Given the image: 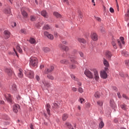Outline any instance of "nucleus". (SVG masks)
<instances>
[{"label": "nucleus", "mask_w": 129, "mask_h": 129, "mask_svg": "<svg viewBox=\"0 0 129 129\" xmlns=\"http://www.w3.org/2000/svg\"><path fill=\"white\" fill-rule=\"evenodd\" d=\"M67 59H63L60 60V63L61 64H65L66 65H68V64H69V60L68 59H70L71 62H74L76 64H78V62L77 61H76L74 59H75V57H71L69 56H67Z\"/></svg>", "instance_id": "obj_1"}, {"label": "nucleus", "mask_w": 129, "mask_h": 129, "mask_svg": "<svg viewBox=\"0 0 129 129\" xmlns=\"http://www.w3.org/2000/svg\"><path fill=\"white\" fill-rule=\"evenodd\" d=\"M29 64L31 66L36 67L38 64V59L36 57L32 56L30 58Z\"/></svg>", "instance_id": "obj_2"}, {"label": "nucleus", "mask_w": 129, "mask_h": 129, "mask_svg": "<svg viewBox=\"0 0 129 129\" xmlns=\"http://www.w3.org/2000/svg\"><path fill=\"white\" fill-rule=\"evenodd\" d=\"M91 71L94 73V79L96 81H98V80H99V75L98 74V71L95 69H92Z\"/></svg>", "instance_id": "obj_3"}, {"label": "nucleus", "mask_w": 129, "mask_h": 129, "mask_svg": "<svg viewBox=\"0 0 129 129\" xmlns=\"http://www.w3.org/2000/svg\"><path fill=\"white\" fill-rule=\"evenodd\" d=\"M84 74L85 75H86V76H87V77H88L90 79H93L94 78L93 74L91 73V72H90V71L89 70H87L85 71Z\"/></svg>", "instance_id": "obj_4"}, {"label": "nucleus", "mask_w": 129, "mask_h": 129, "mask_svg": "<svg viewBox=\"0 0 129 129\" xmlns=\"http://www.w3.org/2000/svg\"><path fill=\"white\" fill-rule=\"evenodd\" d=\"M117 43L120 48H122V46L121 45V43L123 45H124L125 43L124 42V38H123V37H120V40L119 39L117 40Z\"/></svg>", "instance_id": "obj_5"}, {"label": "nucleus", "mask_w": 129, "mask_h": 129, "mask_svg": "<svg viewBox=\"0 0 129 129\" xmlns=\"http://www.w3.org/2000/svg\"><path fill=\"white\" fill-rule=\"evenodd\" d=\"M25 74L26 76L28 77V78H30L31 79L34 78V72H33L32 71H28Z\"/></svg>", "instance_id": "obj_6"}, {"label": "nucleus", "mask_w": 129, "mask_h": 129, "mask_svg": "<svg viewBox=\"0 0 129 129\" xmlns=\"http://www.w3.org/2000/svg\"><path fill=\"white\" fill-rule=\"evenodd\" d=\"M43 34L44 36L47 37V38H48V39H49V40H53V39H54V36H53V35L49 33V32L47 31H44Z\"/></svg>", "instance_id": "obj_7"}, {"label": "nucleus", "mask_w": 129, "mask_h": 129, "mask_svg": "<svg viewBox=\"0 0 129 129\" xmlns=\"http://www.w3.org/2000/svg\"><path fill=\"white\" fill-rule=\"evenodd\" d=\"M42 83L43 84V85H42V88H44V89H48V88L50 87V84H49V82L46 81H43Z\"/></svg>", "instance_id": "obj_8"}, {"label": "nucleus", "mask_w": 129, "mask_h": 129, "mask_svg": "<svg viewBox=\"0 0 129 129\" xmlns=\"http://www.w3.org/2000/svg\"><path fill=\"white\" fill-rule=\"evenodd\" d=\"M19 109H20V105L19 104H15L13 105V110L14 112H15V113H18V112L19 111Z\"/></svg>", "instance_id": "obj_9"}, {"label": "nucleus", "mask_w": 129, "mask_h": 129, "mask_svg": "<svg viewBox=\"0 0 129 129\" xmlns=\"http://www.w3.org/2000/svg\"><path fill=\"white\" fill-rule=\"evenodd\" d=\"M54 70V67L53 66H50L49 69H46L45 71L43 72V73L44 74H48V73H50V72H52Z\"/></svg>", "instance_id": "obj_10"}, {"label": "nucleus", "mask_w": 129, "mask_h": 129, "mask_svg": "<svg viewBox=\"0 0 129 129\" xmlns=\"http://www.w3.org/2000/svg\"><path fill=\"white\" fill-rule=\"evenodd\" d=\"M5 96V98H6V100H7L8 102L12 103V102H13V100H12V98L11 94H6Z\"/></svg>", "instance_id": "obj_11"}, {"label": "nucleus", "mask_w": 129, "mask_h": 129, "mask_svg": "<svg viewBox=\"0 0 129 129\" xmlns=\"http://www.w3.org/2000/svg\"><path fill=\"white\" fill-rule=\"evenodd\" d=\"M5 39H9L11 37V32L8 30H5L4 32Z\"/></svg>", "instance_id": "obj_12"}, {"label": "nucleus", "mask_w": 129, "mask_h": 129, "mask_svg": "<svg viewBox=\"0 0 129 129\" xmlns=\"http://www.w3.org/2000/svg\"><path fill=\"white\" fill-rule=\"evenodd\" d=\"M101 77L103 79H106L107 78V74L105 71H102L100 73Z\"/></svg>", "instance_id": "obj_13"}, {"label": "nucleus", "mask_w": 129, "mask_h": 129, "mask_svg": "<svg viewBox=\"0 0 129 129\" xmlns=\"http://www.w3.org/2000/svg\"><path fill=\"white\" fill-rule=\"evenodd\" d=\"M5 72L8 74L9 77H12L13 76V71L10 69H6L5 70Z\"/></svg>", "instance_id": "obj_14"}, {"label": "nucleus", "mask_w": 129, "mask_h": 129, "mask_svg": "<svg viewBox=\"0 0 129 129\" xmlns=\"http://www.w3.org/2000/svg\"><path fill=\"white\" fill-rule=\"evenodd\" d=\"M5 72L8 74L9 77H12L13 76V71L10 69H6L5 70Z\"/></svg>", "instance_id": "obj_15"}, {"label": "nucleus", "mask_w": 129, "mask_h": 129, "mask_svg": "<svg viewBox=\"0 0 129 129\" xmlns=\"http://www.w3.org/2000/svg\"><path fill=\"white\" fill-rule=\"evenodd\" d=\"M105 56L107 59L110 60L111 59V57H112V53L109 51H107L105 53Z\"/></svg>", "instance_id": "obj_16"}, {"label": "nucleus", "mask_w": 129, "mask_h": 129, "mask_svg": "<svg viewBox=\"0 0 129 129\" xmlns=\"http://www.w3.org/2000/svg\"><path fill=\"white\" fill-rule=\"evenodd\" d=\"M59 47L61 49H62V50H64L66 52H67V51L69 50V47H68V46H65V45L62 44H60L59 45Z\"/></svg>", "instance_id": "obj_17"}, {"label": "nucleus", "mask_w": 129, "mask_h": 129, "mask_svg": "<svg viewBox=\"0 0 129 129\" xmlns=\"http://www.w3.org/2000/svg\"><path fill=\"white\" fill-rule=\"evenodd\" d=\"M50 108H51V105H50L49 103L47 104L46 105V109L49 116H50Z\"/></svg>", "instance_id": "obj_18"}, {"label": "nucleus", "mask_w": 129, "mask_h": 129, "mask_svg": "<svg viewBox=\"0 0 129 129\" xmlns=\"http://www.w3.org/2000/svg\"><path fill=\"white\" fill-rule=\"evenodd\" d=\"M91 38L92 40H93V41H97V40L98 39L97 37V34H96V33H93L91 35Z\"/></svg>", "instance_id": "obj_19"}, {"label": "nucleus", "mask_w": 129, "mask_h": 129, "mask_svg": "<svg viewBox=\"0 0 129 129\" xmlns=\"http://www.w3.org/2000/svg\"><path fill=\"white\" fill-rule=\"evenodd\" d=\"M21 13L22 16H23L24 18H25V19H27V18H28V13L26 12V11H23V9H21Z\"/></svg>", "instance_id": "obj_20"}, {"label": "nucleus", "mask_w": 129, "mask_h": 129, "mask_svg": "<svg viewBox=\"0 0 129 129\" xmlns=\"http://www.w3.org/2000/svg\"><path fill=\"white\" fill-rule=\"evenodd\" d=\"M18 77L20 78H23L24 74H23V71L22 69H19V72L18 73Z\"/></svg>", "instance_id": "obj_21"}, {"label": "nucleus", "mask_w": 129, "mask_h": 129, "mask_svg": "<svg viewBox=\"0 0 129 129\" xmlns=\"http://www.w3.org/2000/svg\"><path fill=\"white\" fill-rule=\"evenodd\" d=\"M103 64L105 67H109V63L105 58L103 59Z\"/></svg>", "instance_id": "obj_22"}, {"label": "nucleus", "mask_w": 129, "mask_h": 129, "mask_svg": "<svg viewBox=\"0 0 129 129\" xmlns=\"http://www.w3.org/2000/svg\"><path fill=\"white\" fill-rule=\"evenodd\" d=\"M4 14H6V15H9L11 14V9H5L4 10Z\"/></svg>", "instance_id": "obj_23"}, {"label": "nucleus", "mask_w": 129, "mask_h": 129, "mask_svg": "<svg viewBox=\"0 0 129 129\" xmlns=\"http://www.w3.org/2000/svg\"><path fill=\"white\" fill-rule=\"evenodd\" d=\"M121 55H122V56H125V57L128 56V52H127L125 50L121 51Z\"/></svg>", "instance_id": "obj_24"}, {"label": "nucleus", "mask_w": 129, "mask_h": 129, "mask_svg": "<svg viewBox=\"0 0 129 129\" xmlns=\"http://www.w3.org/2000/svg\"><path fill=\"white\" fill-rule=\"evenodd\" d=\"M11 89L13 91V92H14V91H17V85L14 84H12Z\"/></svg>", "instance_id": "obj_25"}, {"label": "nucleus", "mask_w": 129, "mask_h": 129, "mask_svg": "<svg viewBox=\"0 0 129 129\" xmlns=\"http://www.w3.org/2000/svg\"><path fill=\"white\" fill-rule=\"evenodd\" d=\"M41 16H43L44 18H48V15L47 14V12L45 11H43L41 12Z\"/></svg>", "instance_id": "obj_26"}, {"label": "nucleus", "mask_w": 129, "mask_h": 129, "mask_svg": "<svg viewBox=\"0 0 129 129\" xmlns=\"http://www.w3.org/2000/svg\"><path fill=\"white\" fill-rule=\"evenodd\" d=\"M78 40L80 43H83V44H85L86 43V41L84 38H78Z\"/></svg>", "instance_id": "obj_27"}, {"label": "nucleus", "mask_w": 129, "mask_h": 129, "mask_svg": "<svg viewBox=\"0 0 129 129\" xmlns=\"http://www.w3.org/2000/svg\"><path fill=\"white\" fill-rule=\"evenodd\" d=\"M120 107L123 110H126L127 109V106L124 104L121 105Z\"/></svg>", "instance_id": "obj_28"}, {"label": "nucleus", "mask_w": 129, "mask_h": 129, "mask_svg": "<svg viewBox=\"0 0 129 129\" xmlns=\"http://www.w3.org/2000/svg\"><path fill=\"white\" fill-rule=\"evenodd\" d=\"M66 126H67L70 129H73V127H72V126H71V124L68 122H67L65 123Z\"/></svg>", "instance_id": "obj_29"}, {"label": "nucleus", "mask_w": 129, "mask_h": 129, "mask_svg": "<svg viewBox=\"0 0 129 129\" xmlns=\"http://www.w3.org/2000/svg\"><path fill=\"white\" fill-rule=\"evenodd\" d=\"M69 115L67 114H63L62 115V120L65 121L66 120V119H67V118H68Z\"/></svg>", "instance_id": "obj_30"}, {"label": "nucleus", "mask_w": 129, "mask_h": 129, "mask_svg": "<svg viewBox=\"0 0 129 129\" xmlns=\"http://www.w3.org/2000/svg\"><path fill=\"white\" fill-rule=\"evenodd\" d=\"M29 42L31 44H36V40L34 38H31L29 40Z\"/></svg>", "instance_id": "obj_31"}, {"label": "nucleus", "mask_w": 129, "mask_h": 129, "mask_svg": "<svg viewBox=\"0 0 129 129\" xmlns=\"http://www.w3.org/2000/svg\"><path fill=\"white\" fill-rule=\"evenodd\" d=\"M16 49L18 50V52H19V53H23V50H22V48H21L20 46L17 45L16 46Z\"/></svg>", "instance_id": "obj_32"}, {"label": "nucleus", "mask_w": 129, "mask_h": 129, "mask_svg": "<svg viewBox=\"0 0 129 129\" xmlns=\"http://www.w3.org/2000/svg\"><path fill=\"white\" fill-rule=\"evenodd\" d=\"M94 96L96 98H99V97H100V94L99 92H96Z\"/></svg>", "instance_id": "obj_33"}, {"label": "nucleus", "mask_w": 129, "mask_h": 129, "mask_svg": "<svg viewBox=\"0 0 129 129\" xmlns=\"http://www.w3.org/2000/svg\"><path fill=\"white\" fill-rule=\"evenodd\" d=\"M53 15H54L56 18H61V15L57 12H54Z\"/></svg>", "instance_id": "obj_34"}, {"label": "nucleus", "mask_w": 129, "mask_h": 129, "mask_svg": "<svg viewBox=\"0 0 129 129\" xmlns=\"http://www.w3.org/2000/svg\"><path fill=\"white\" fill-rule=\"evenodd\" d=\"M112 45L114 49H117L116 44H115V41L114 40L112 39Z\"/></svg>", "instance_id": "obj_35"}, {"label": "nucleus", "mask_w": 129, "mask_h": 129, "mask_svg": "<svg viewBox=\"0 0 129 129\" xmlns=\"http://www.w3.org/2000/svg\"><path fill=\"white\" fill-rule=\"evenodd\" d=\"M99 126L100 127V128H102V127H103L104 126V123H103V121H101L99 124Z\"/></svg>", "instance_id": "obj_36"}, {"label": "nucleus", "mask_w": 129, "mask_h": 129, "mask_svg": "<svg viewBox=\"0 0 129 129\" xmlns=\"http://www.w3.org/2000/svg\"><path fill=\"white\" fill-rule=\"evenodd\" d=\"M30 21H31V22H34V21H36V16H30Z\"/></svg>", "instance_id": "obj_37"}, {"label": "nucleus", "mask_w": 129, "mask_h": 129, "mask_svg": "<svg viewBox=\"0 0 129 129\" xmlns=\"http://www.w3.org/2000/svg\"><path fill=\"white\" fill-rule=\"evenodd\" d=\"M59 108V105L58 104L54 103H53V105H52V108Z\"/></svg>", "instance_id": "obj_38"}, {"label": "nucleus", "mask_w": 129, "mask_h": 129, "mask_svg": "<svg viewBox=\"0 0 129 129\" xmlns=\"http://www.w3.org/2000/svg\"><path fill=\"white\" fill-rule=\"evenodd\" d=\"M43 50L44 52H45V53H47L49 52V51H50V48H49L48 47H44L43 48Z\"/></svg>", "instance_id": "obj_39"}, {"label": "nucleus", "mask_w": 129, "mask_h": 129, "mask_svg": "<svg viewBox=\"0 0 129 129\" xmlns=\"http://www.w3.org/2000/svg\"><path fill=\"white\" fill-rule=\"evenodd\" d=\"M97 104L99 106H102V105H103V102H102V101H98Z\"/></svg>", "instance_id": "obj_40"}, {"label": "nucleus", "mask_w": 129, "mask_h": 129, "mask_svg": "<svg viewBox=\"0 0 129 129\" xmlns=\"http://www.w3.org/2000/svg\"><path fill=\"white\" fill-rule=\"evenodd\" d=\"M43 30H49V29H50V27L48 25H46L43 27Z\"/></svg>", "instance_id": "obj_41"}, {"label": "nucleus", "mask_w": 129, "mask_h": 129, "mask_svg": "<svg viewBox=\"0 0 129 129\" xmlns=\"http://www.w3.org/2000/svg\"><path fill=\"white\" fill-rule=\"evenodd\" d=\"M85 101V100L82 98H80V100H79V102L81 103H84V102Z\"/></svg>", "instance_id": "obj_42"}, {"label": "nucleus", "mask_w": 129, "mask_h": 129, "mask_svg": "<svg viewBox=\"0 0 129 129\" xmlns=\"http://www.w3.org/2000/svg\"><path fill=\"white\" fill-rule=\"evenodd\" d=\"M47 78L48 79H50V80H54V77L51 75H48Z\"/></svg>", "instance_id": "obj_43"}, {"label": "nucleus", "mask_w": 129, "mask_h": 129, "mask_svg": "<svg viewBox=\"0 0 129 129\" xmlns=\"http://www.w3.org/2000/svg\"><path fill=\"white\" fill-rule=\"evenodd\" d=\"M122 98H125V99H126V100H128V99H129L128 97H127V96H126V95H125V94H123L122 95Z\"/></svg>", "instance_id": "obj_44"}, {"label": "nucleus", "mask_w": 129, "mask_h": 129, "mask_svg": "<svg viewBox=\"0 0 129 129\" xmlns=\"http://www.w3.org/2000/svg\"><path fill=\"white\" fill-rule=\"evenodd\" d=\"M124 63L126 66H129V60L127 59L124 61Z\"/></svg>", "instance_id": "obj_45"}, {"label": "nucleus", "mask_w": 129, "mask_h": 129, "mask_svg": "<svg viewBox=\"0 0 129 129\" xmlns=\"http://www.w3.org/2000/svg\"><path fill=\"white\" fill-rule=\"evenodd\" d=\"M78 91L80 92V93H83V89H82L81 87H80L78 89Z\"/></svg>", "instance_id": "obj_46"}, {"label": "nucleus", "mask_w": 129, "mask_h": 129, "mask_svg": "<svg viewBox=\"0 0 129 129\" xmlns=\"http://www.w3.org/2000/svg\"><path fill=\"white\" fill-rule=\"evenodd\" d=\"M120 75L121 76V77H126V78H128V75H123V74L121 73L120 74Z\"/></svg>", "instance_id": "obj_47"}, {"label": "nucleus", "mask_w": 129, "mask_h": 129, "mask_svg": "<svg viewBox=\"0 0 129 129\" xmlns=\"http://www.w3.org/2000/svg\"><path fill=\"white\" fill-rule=\"evenodd\" d=\"M70 68L71 69H75V68H76V66H75V64H72L70 66Z\"/></svg>", "instance_id": "obj_48"}, {"label": "nucleus", "mask_w": 129, "mask_h": 129, "mask_svg": "<svg viewBox=\"0 0 129 129\" xmlns=\"http://www.w3.org/2000/svg\"><path fill=\"white\" fill-rule=\"evenodd\" d=\"M101 33H104V28L103 27H101L100 29Z\"/></svg>", "instance_id": "obj_49"}, {"label": "nucleus", "mask_w": 129, "mask_h": 129, "mask_svg": "<svg viewBox=\"0 0 129 129\" xmlns=\"http://www.w3.org/2000/svg\"><path fill=\"white\" fill-rule=\"evenodd\" d=\"M71 77L72 79H74V80H76V77H75V76H74V75H71Z\"/></svg>", "instance_id": "obj_50"}, {"label": "nucleus", "mask_w": 129, "mask_h": 129, "mask_svg": "<svg viewBox=\"0 0 129 129\" xmlns=\"http://www.w3.org/2000/svg\"><path fill=\"white\" fill-rule=\"evenodd\" d=\"M109 11H110V13H114V10L112 8H110Z\"/></svg>", "instance_id": "obj_51"}, {"label": "nucleus", "mask_w": 129, "mask_h": 129, "mask_svg": "<svg viewBox=\"0 0 129 129\" xmlns=\"http://www.w3.org/2000/svg\"><path fill=\"white\" fill-rule=\"evenodd\" d=\"M95 19L98 22H100L101 21V19L99 17H96Z\"/></svg>", "instance_id": "obj_52"}, {"label": "nucleus", "mask_w": 129, "mask_h": 129, "mask_svg": "<svg viewBox=\"0 0 129 129\" xmlns=\"http://www.w3.org/2000/svg\"><path fill=\"white\" fill-rule=\"evenodd\" d=\"M63 3H66L67 5H69V1L68 0H63Z\"/></svg>", "instance_id": "obj_53"}, {"label": "nucleus", "mask_w": 129, "mask_h": 129, "mask_svg": "<svg viewBox=\"0 0 129 129\" xmlns=\"http://www.w3.org/2000/svg\"><path fill=\"white\" fill-rule=\"evenodd\" d=\"M72 90L73 91H75V92L77 91V88H75V87H73V88H72Z\"/></svg>", "instance_id": "obj_54"}, {"label": "nucleus", "mask_w": 129, "mask_h": 129, "mask_svg": "<svg viewBox=\"0 0 129 129\" xmlns=\"http://www.w3.org/2000/svg\"><path fill=\"white\" fill-rule=\"evenodd\" d=\"M117 96H118V98H121V95H120V92L117 93Z\"/></svg>", "instance_id": "obj_55"}, {"label": "nucleus", "mask_w": 129, "mask_h": 129, "mask_svg": "<svg viewBox=\"0 0 129 129\" xmlns=\"http://www.w3.org/2000/svg\"><path fill=\"white\" fill-rule=\"evenodd\" d=\"M86 107H90V104L89 103H86Z\"/></svg>", "instance_id": "obj_56"}, {"label": "nucleus", "mask_w": 129, "mask_h": 129, "mask_svg": "<svg viewBox=\"0 0 129 129\" xmlns=\"http://www.w3.org/2000/svg\"><path fill=\"white\" fill-rule=\"evenodd\" d=\"M45 68V66L44 64H41L40 66V69H43Z\"/></svg>", "instance_id": "obj_57"}, {"label": "nucleus", "mask_w": 129, "mask_h": 129, "mask_svg": "<svg viewBox=\"0 0 129 129\" xmlns=\"http://www.w3.org/2000/svg\"><path fill=\"white\" fill-rule=\"evenodd\" d=\"M79 54H80V56H81V57H84V54H83V52H79Z\"/></svg>", "instance_id": "obj_58"}, {"label": "nucleus", "mask_w": 129, "mask_h": 129, "mask_svg": "<svg viewBox=\"0 0 129 129\" xmlns=\"http://www.w3.org/2000/svg\"><path fill=\"white\" fill-rule=\"evenodd\" d=\"M35 78L36 80H37V81H39V80H40V77H39V76H36Z\"/></svg>", "instance_id": "obj_59"}, {"label": "nucleus", "mask_w": 129, "mask_h": 129, "mask_svg": "<svg viewBox=\"0 0 129 129\" xmlns=\"http://www.w3.org/2000/svg\"><path fill=\"white\" fill-rule=\"evenodd\" d=\"M20 32H21V33H22L23 34H25L26 33V32L25 31V30H24V29H21Z\"/></svg>", "instance_id": "obj_60"}, {"label": "nucleus", "mask_w": 129, "mask_h": 129, "mask_svg": "<svg viewBox=\"0 0 129 129\" xmlns=\"http://www.w3.org/2000/svg\"><path fill=\"white\" fill-rule=\"evenodd\" d=\"M16 26H17V23H13V24H12V27H16Z\"/></svg>", "instance_id": "obj_61"}, {"label": "nucleus", "mask_w": 129, "mask_h": 129, "mask_svg": "<svg viewBox=\"0 0 129 129\" xmlns=\"http://www.w3.org/2000/svg\"><path fill=\"white\" fill-rule=\"evenodd\" d=\"M17 98L18 100H20V99H21V96L18 95V96L17 97Z\"/></svg>", "instance_id": "obj_62"}, {"label": "nucleus", "mask_w": 129, "mask_h": 129, "mask_svg": "<svg viewBox=\"0 0 129 129\" xmlns=\"http://www.w3.org/2000/svg\"><path fill=\"white\" fill-rule=\"evenodd\" d=\"M126 17H129V10H127V14L125 15Z\"/></svg>", "instance_id": "obj_63"}, {"label": "nucleus", "mask_w": 129, "mask_h": 129, "mask_svg": "<svg viewBox=\"0 0 129 129\" xmlns=\"http://www.w3.org/2000/svg\"><path fill=\"white\" fill-rule=\"evenodd\" d=\"M30 128L34 129V125H33V124H31V125H30Z\"/></svg>", "instance_id": "obj_64"}]
</instances>
